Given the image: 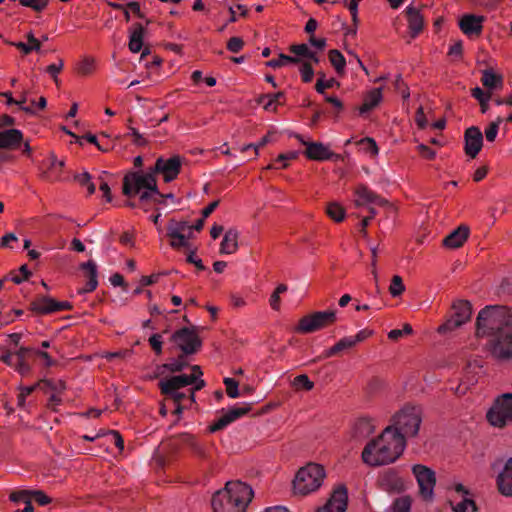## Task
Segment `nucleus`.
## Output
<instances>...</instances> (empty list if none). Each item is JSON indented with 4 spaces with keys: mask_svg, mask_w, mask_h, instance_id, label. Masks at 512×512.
Here are the masks:
<instances>
[{
    "mask_svg": "<svg viewBox=\"0 0 512 512\" xmlns=\"http://www.w3.org/2000/svg\"><path fill=\"white\" fill-rule=\"evenodd\" d=\"M406 439L392 427H386L379 436L364 447L361 457L371 467L394 463L403 454Z\"/></svg>",
    "mask_w": 512,
    "mask_h": 512,
    "instance_id": "1",
    "label": "nucleus"
},
{
    "mask_svg": "<svg viewBox=\"0 0 512 512\" xmlns=\"http://www.w3.org/2000/svg\"><path fill=\"white\" fill-rule=\"evenodd\" d=\"M254 497L252 488L239 480L228 481L215 492L211 505L214 512H245Z\"/></svg>",
    "mask_w": 512,
    "mask_h": 512,
    "instance_id": "2",
    "label": "nucleus"
},
{
    "mask_svg": "<svg viewBox=\"0 0 512 512\" xmlns=\"http://www.w3.org/2000/svg\"><path fill=\"white\" fill-rule=\"evenodd\" d=\"M511 323L512 315L507 307L486 306L476 318L475 335L477 338L491 337Z\"/></svg>",
    "mask_w": 512,
    "mask_h": 512,
    "instance_id": "3",
    "label": "nucleus"
},
{
    "mask_svg": "<svg viewBox=\"0 0 512 512\" xmlns=\"http://www.w3.org/2000/svg\"><path fill=\"white\" fill-rule=\"evenodd\" d=\"M326 476L325 469L317 463H308L300 468L293 480L295 494L308 495L318 490Z\"/></svg>",
    "mask_w": 512,
    "mask_h": 512,
    "instance_id": "4",
    "label": "nucleus"
},
{
    "mask_svg": "<svg viewBox=\"0 0 512 512\" xmlns=\"http://www.w3.org/2000/svg\"><path fill=\"white\" fill-rule=\"evenodd\" d=\"M423 411L420 406L405 405L392 417V425L398 433L406 437H415L419 432Z\"/></svg>",
    "mask_w": 512,
    "mask_h": 512,
    "instance_id": "5",
    "label": "nucleus"
},
{
    "mask_svg": "<svg viewBox=\"0 0 512 512\" xmlns=\"http://www.w3.org/2000/svg\"><path fill=\"white\" fill-rule=\"evenodd\" d=\"M154 167L150 168L145 174L142 172L130 171L123 177L122 193L131 197L140 194L142 191H152L158 193L157 179Z\"/></svg>",
    "mask_w": 512,
    "mask_h": 512,
    "instance_id": "6",
    "label": "nucleus"
},
{
    "mask_svg": "<svg viewBox=\"0 0 512 512\" xmlns=\"http://www.w3.org/2000/svg\"><path fill=\"white\" fill-rule=\"evenodd\" d=\"M337 320L336 311H316L301 317L294 328L299 334H309L333 325Z\"/></svg>",
    "mask_w": 512,
    "mask_h": 512,
    "instance_id": "7",
    "label": "nucleus"
},
{
    "mask_svg": "<svg viewBox=\"0 0 512 512\" xmlns=\"http://www.w3.org/2000/svg\"><path fill=\"white\" fill-rule=\"evenodd\" d=\"M199 327H182L176 330L170 337L182 353L187 355L196 354L202 348L203 341L199 336Z\"/></svg>",
    "mask_w": 512,
    "mask_h": 512,
    "instance_id": "8",
    "label": "nucleus"
},
{
    "mask_svg": "<svg viewBox=\"0 0 512 512\" xmlns=\"http://www.w3.org/2000/svg\"><path fill=\"white\" fill-rule=\"evenodd\" d=\"M488 422L498 428L505 427L512 422V394L499 396L486 414Z\"/></svg>",
    "mask_w": 512,
    "mask_h": 512,
    "instance_id": "9",
    "label": "nucleus"
},
{
    "mask_svg": "<svg viewBox=\"0 0 512 512\" xmlns=\"http://www.w3.org/2000/svg\"><path fill=\"white\" fill-rule=\"evenodd\" d=\"M489 351L500 361L512 359V323L490 337Z\"/></svg>",
    "mask_w": 512,
    "mask_h": 512,
    "instance_id": "10",
    "label": "nucleus"
},
{
    "mask_svg": "<svg viewBox=\"0 0 512 512\" xmlns=\"http://www.w3.org/2000/svg\"><path fill=\"white\" fill-rule=\"evenodd\" d=\"M73 305L69 301H58L50 296H37L29 304L28 310L35 315H48L59 311H70Z\"/></svg>",
    "mask_w": 512,
    "mask_h": 512,
    "instance_id": "11",
    "label": "nucleus"
},
{
    "mask_svg": "<svg viewBox=\"0 0 512 512\" xmlns=\"http://www.w3.org/2000/svg\"><path fill=\"white\" fill-rule=\"evenodd\" d=\"M412 472L417 479L421 497L425 501L432 500L434 487L436 485L435 472L431 468L422 464L413 465Z\"/></svg>",
    "mask_w": 512,
    "mask_h": 512,
    "instance_id": "12",
    "label": "nucleus"
},
{
    "mask_svg": "<svg viewBox=\"0 0 512 512\" xmlns=\"http://www.w3.org/2000/svg\"><path fill=\"white\" fill-rule=\"evenodd\" d=\"M376 486L389 494H399L405 490L404 480L395 468L381 471L377 476Z\"/></svg>",
    "mask_w": 512,
    "mask_h": 512,
    "instance_id": "13",
    "label": "nucleus"
},
{
    "mask_svg": "<svg viewBox=\"0 0 512 512\" xmlns=\"http://www.w3.org/2000/svg\"><path fill=\"white\" fill-rule=\"evenodd\" d=\"M18 356L19 363L17 369L18 373L22 376H26L31 372L30 360L36 356L45 360L46 367H51L56 363L46 351L37 350L32 347H20L18 349Z\"/></svg>",
    "mask_w": 512,
    "mask_h": 512,
    "instance_id": "14",
    "label": "nucleus"
},
{
    "mask_svg": "<svg viewBox=\"0 0 512 512\" xmlns=\"http://www.w3.org/2000/svg\"><path fill=\"white\" fill-rule=\"evenodd\" d=\"M183 158L180 155H173L168 159L159 157L154 165V172H159L163 175L165 183L174 181L181 172Z\"/></svg>",
    "mask_w": 512,
    "mask_h": 512,
    "instance_id": "15",
    "label": "nucleus"
},
{
    "mask_svg": "<svg viewBox=\"0 0 512 512\" xmlns=\"http://www.w3.org/2000/svg\"><path fill=\"white\" fill-rule=\"evenodd\" d=\"M347 505L348 490L344 484H340L333 490L326 504L317 512H345Z\"/></svg>",
    "mask_w": 512,
    "mask_h": 512,
    "instance_id": "16",
    "label": "nucleus"
},
{
    "mask_svg": "<svg viewBox=\"0 0 512 512\" xmlns=\"http://www.w3.org/2000/svg\"><path fill=\"white\" fill-rule=\"evenodd\" d=\"M483 147V134L479 127H468L464 132V151L465 154L474 159L477 157Z\"/></svg>",
    "mask_w": 512,
    "mask_h": 512,
    "instance_id": "17",
    "label": "nucleus"
},
{
    "mask_svg": "<svg viewBox=\"0 0 512 512\" xmlns=\"http://www.w3.org/2000/svg\"><path fill=\"white\" fill-rule=\"evenodd\" d=\"M303 154L307 159L313 161H339L342 159L340 154L334 153L329 149V146L322 142L307 143V148L304 150Z\"/></svg>",
    "mask_w": 512,
    "mask_h": 512,
    "instance_id": "18",
    "label": "nucleus"
},
{
    "mask_svg": "<svg viewBox=\"0 0 512 512\" xmlns=\"http://www.w3.org/2000/svg\"><path fill=\"white\" fill-rule=\"evenodd\" d=\"M171 441L174 445L182 444L187 446L197 457L205 459L207 457L205 447L198 441L197 437L191 433H180L172 436Z\"/></svg>",
    "mask_w": 512,
    "mask_h": 512,
    "instance_id": "19",
    "label": "nucleus"
},
{
    "mask_svg": "<svg viewBox=\"0 0 512 512\" xmlns=\"http://www.w3.org/2000/svg\"><path fill=\"white\" fill-rule=\"evenodd\" d=\"M197 379L196 374L191 375H177L172 376L168 379L161 380L159 382V388L161 393H171L174 390H179L180 388L186 387L188 385H192Z\"/></svg>",
    "mask_w": 512,
    "mask_h": 512,
    "instance_id": "20",
    "label": "nucleus"
},
{
    "mask_svg": "<svg viewBox=\"0 0 512 512\" xmlns=\"http://www.w3.org/2000/svg\"><path fill=\"white\" fill-rule=\"evenodd\" d=\"M189 228L188 222L186 221H176L175 219H171L169 221L168 227H167V236L171 239H180L181 242H176L175 240H171L170 245L174 249H179L181 247H187L189 246L185 235L182 234V232Z\"/></svg>",
    "mask_w": 512,
    "mask_h": 512,
    "instance_id": "21",
    "label": "nucleus"
},
{
    "mask_svg": "<svg viewBox=\"0 0 512 512\" xmlns=\"http://www.w3.org/2000/svg\"><path fill=\"white\" fill-rule=\"evenodd\" d=\"M496 485L500 494L512 497V456L507 459L503 470L498 474Z\"/></svg>",
    "mask_w": 512,
    "mask_h": 512,
    "instance_id": "22",
    "label": "nucleus"
},
{
    "mask_svg": "<svg viewBox=\"0 0 512 512\" xmlns=\"http://www.w3.org/2000/svg\"><path fill=\"white\" fill-rule=\"evenodd\" d=\"M469 234V227L462 224L443 239L442 245L449 249H458L467 241Z\"/></svg>",
    "mask_w": 512,
    "mask_h": 512,
    "instance_id": "23",
    "label": "nucleus"
},
{
    "mask_svg": "<svg viewBox=\"0 0 512 512\" xmlns=\"http://www.w3.org/2000/svg\"><path fill=\"white\" fill-rule=\"evenodd\" d=\"M484 17L483 16H476L473 14H465L462 16V18L459 21V27L461 31L468 35H480L483 29V23Z\"/></svg>",
    "mask_w": 512,
    "mask_h": 512,
    "instance_id": "24",
    "label": "nucleus"
},
{
    "mask_svg": "<svg viewBox=\"0 0 512 512\" xmlns=\"http://www.w3.org/2000/svg\"><path fill=\"white\" fill-rule=\"evenodd\" d=\"M408 21V29L411 38L417 37L424 28V17L420 13V9L408 6L405 10Z\"/></svg>",
    "mask_w": 512,
    "mask_h": 512,
    "instance_id": "25",
    "label": "nucleus"
},
{
    "mask_svg": "<svg viewBox=\"0 0 512 512\" xmlns=\"http://www.w3.org/2000/svg\"><path fill=\"white\" fill-rule=\"evenodd\" d=\"M23 133L18 129L0 131V149L15 150L21 146Z\"/></svg>",
    "mask_w": 512,
    "mask_h": 512,
    "instance_id": "26",
    "label": "nucleus"
},
{
    "mask_svg": "<svg viewBox=\"0 0 512 512\" xmlns=\"http://www.w3.org/2000/svg\"><path fill=\"white\" fill-rule=\"evenodd\" d=\"M452 317L454 320L460 321L463 325L471 319L472 316V305L468 300H456L451 306Z\"/></svg>",
    "mask_w": 512,
    "mask_h": 512,
    "instance_id": "27",
    "label": "nucleus"
},
{
    "mask_svg": "<svg viewBox=\"0 0 512 512\" xmlns=\"http://www.w3.org/2000/svg\"><path fill=\"white\" fill-rule=\"evenodd\" d=\"M382 99L383 95L381 87L371 89L370 91L364 94L363 103L358 108L359 113L363 115L373 110L382 102Z\"/></svg>",
    "mask_w": 512,
    "mask_h": 512,
    "instance_id": "28",
    "label": "nucleus"
},
{
    "mask_svg": "<svg viewBox=\"0 0 512 512\" xmlns=\"http://www.w3.org/2000/svg\"><path fill=\"white\" fill-rule=\"evenodd\" d=\"M356 346L355 341H353L352 336L344 337L340 339L336 344H334L329 349L325 350L321 356H318L313 360V362L320 361L322 359L330 358L333 356L340 355L341 352L345 350L352 349Z\"/></svg>",
    "mask_w": 512,
    "mask_h": 512,
    "instance_id": "29",
    "label": "nucleus"
},
{
    "mask_svg": "<svg viewBox=\"0 0 512 512\" xmlns=\"http://www.w3.org/2000/svg\"><path fill=\"white\" fill-rule=\"evenodd\" d=\"M81 270L87 271L88 281L86 286L78 291L79 294L93 292L98 285L97 280V266L93 260H88L80 265Z\"/></svg>",
    "mask_w": 512,
    "mask_h": 512,
    "instance_id": "30",
    "label": "nucleus"
},
{
    "mask_svg": "<svg viewBox=\"0 0 512 512\" xmlns=\"http://www.w3.org/2000/svg\"><path fill=\"white\" fill-rule=\"evenodd\" d=\"M238 238L239 233L236 229L230 228L228 229L220 244V253L221 254H234L238 250Z\"/></svg>",
    "mask_w": 512,
    "mask_h": 512,
    "instance_id": "31",
    "label": "nucleus"
},
{
    "mask_svg": "<svg viewBox=\"0 0 512 512\" xmlns=\"http://www.w3.org/2000/svg\"><path fill=\"white\" fill-rule=\"evenodd\" d=\"M50 164L46 171L42 173V178L48 181L57 180L60 177L64 167V161L58 160L57 157L51 153L49 156Z\"/></svg>",
    "mask_w": 512,
    "mask_h": 512,
    "instance_id": "32",
    "label": "nucleus"
},
{
    "mask_svg": "<svg viewBox=\"0 0 512 512\" xmlns=\"http://www.w3.org/2000/svg\"><path fill=\"white\" fill-rule=\"evenodd\" d=\"M144 33L145 29L141 23H135L133 25V30L128 43V47L131 52L137 53L142 49Z\"/></svg>",
    "mask_w": 512,
    "mask_h": 512,
    "instance_id": "33",
    "label": "nucleus"
},
{
    "mask_svg": "<svg viewBox=\"0 0 512 512\" xmlns=\"http://www.w3.org/2000/svg\"><path fill=\"white\" fill-rule=\"evenodd\" d=\"M375 431L373 419L370 417H360L354 424V434L357 437L366 438Z\"/></svg>",
    "mask_w": 512,
    "mask_h": 512,
    "instance_id": "34",
    "label": "nucleus"
},
{
    "mask_svg": "<svg viewBox=\"0 0 512 512\" xmlns=\"http://www.w3.org/2000/svg\"><path fill=\"white\" fill-rule=\"evenodd\" d=\"M154 203L157 205L163 204V193L158 190L157 194L152 193V191H142L139 194V208L143 209L145 212L149 211L150 205Z\"/></svg>",
    "mask_w": 512,
    "mask_h": 512,
    "instance_id": "35",
    "label": "nucleus"
},
{
    "mask_svg": "<svg viewBox=\"0 0 512 512\" xmlns=\"http://www.w3.org/2000/svg\"><path fill=\"white\" fill-rule=\"evenodd\" d=\"M356 199L354 200V204L356 207L364 206L367 203H373L376 193L370 190L366 185L359 184L355 188Z\"/></svg>",
    "mask_w": 512,
    "mask_h": 512,
    "instance_id": "36",
    "label": "nucleus"
},
{
    "mask_svg": "<svg viewBox=\"0 0 512 512\" xmlns=\"http://www.w3.org/2000/svg\"><path fill=\"white\" fill-rule=\"evenodd\" d=\"M328 59L336 73L341 77L344 76L346 60L343 54L338 49H331L328 51Z\"/></svg>",
    "mask_w": 512,
    "mask_h": 512,
    "instance_id": "37",
    "label": "nucleus"
},
{
    "mask_svg": "<svg viewBox=\"0 0 512 512\" xmlns=\"http://www.w3.org/2000/svg\"><path fill=\"white\" fill-rule=\"evenodd\" d=\"M483 86L492 90L501 88L503 85V77L499 74L494 73L492 69H486L483 71L481 78Z\"/></svg>",
    "mask_w": 512,
    "mask_h": 512,
    "instance_id": "38",
    "label": "nucleus"
},
{
    "mask_svg": "<svg viewBox=\"0 0 512 512\" xmlns=\"http://www.w3.org/2000/svg\"><path fill=\"white\" fill-rule=\"evenodd\" d=\"M95 69V59L93 57L86 56L76 64L75 72L81 77H86L92 75Z\"/></svg>",
    "mask_w": 512,
    "mask_h": 512,
    "instance_id": "39",
    "label": "nucleus"
},
{
    "mask_svg": "<svg viewBox=\"0 0 512 512\" xmlns=\"http://www.w3.org/2000/svg\"><path fill=\"white\" fill-rule=\"evenodd\" d=\"M301 59L299 57L289 56L284 53H280L277 59H271L265 63L270 68H280L286 64H299Z\"/></svg>",
    "mask_w": 512,
    "mask_h": 512,
    "instance_id": "40",
    "label": "nucleus"
},
{
    "mask_svg": "<svg viewBox=\"0 0 512 512\" xmlns=\"http://www.w3.org/2000/svg\"><path fill=\"white\" fill-rule=\"evenodd\" d=\"M326 214L335 222L339 223L345 219V208L337 202H330L326 207Z\"/></svg>",
    "mask_w": 512,
    "mask_h": 512,
    "instance_id": "41",
    "label": "nucleus"
},
{
    "mask_svg": "<svg viewBox=\"0 0 512 512\" xmlns=\"http://www.w3.org/2000/svg\"><path fill=\"white\" fill-rule=\"evenodd\" d=\"M288 290V286L286 284H279L275 288V290L272 292L270 299H269V305L274 311H280L281 309V298L280 294L285 293Z\"/></svg>",
    "mask_w": 512,
    "mask_h": 512,
    "instance_id": "42",
    "label": "nucleus"
},
{
    "mask_svg": "<svg viewBox=\"0 0 512 512\" xmlns=\"http://www.w3.org/2000/svg\"><path fill=\"white\" fill-rule=\"evenodd\" d=\"M187 356H188L187 354L181 353L171 363L164 364L163 368H165L166 370H168L171 373L181 372L185 367L188 366V362L186 361Z\"/></svg>",
    "mask_w": 512,
    "mask_h": 512,
    "instance_id": "43",
    "label": "nucleus"
},
{
    "mask_svg": "<svg viewBox=\"0 0 512 512\" xmlns=\"http://www.w3.org/2000/svg\"><path fill=\"white\" fill-rule=\"evenodd\" d=\"M0 351L2 352L0 356V361L5 363L6 365L13 367L15 371L18 372L17 365L19 363L18 350L16 352H11L5 348L0 347Z\"/></svg>",
    "mask_w": 512,
    "mask_h": 512,
    "instance_id": "44",
    "label": "nucleus"
},
{
    "mask_svg": "<svg viewBox=\"0 0 512 512\" xmlns=\"http://www.w3.org/2000/svg\"><path fill=\"white\" fill-rule=\"evenodd\" d=\"M37 385H41L42 389L48 388L59 393L66 389V383L61 379L57 381H53L51 379H41L37 382Z\"/></svg>",
    "mask_w": 512,
    "mask_h": 512,
    "instance_id": "45",
    "label": "nucleus"
},
{
    "mask_svg": "<svg viewBox=\"0 0 512 512\" xmlns=\"http://www.w3.org/2000/svg\"><path fill=\"white\" fill-rule=\"evenodd\" d=\"M64 61L62 58H58L57 61L53 64L48 65L45 68V72L48 73L52 79L54 80L57 87L60 85V81L58 79V74L63 70Z\"/></svg>",
    "mask_w": 512,
    "mask_h": 512,
    "instance_id": "46",
    "label": "nucleus"
},
{
    "mask_svg": "<svg viewBox=\"0 0 512 512\" xmlns=\"http://www.w3.org/2000/svg\"><path fill=\"white\" fill-rule=\"evenodd\" d=\"M292 385L296 390L311 391L314 388V383L309 379L306 374L298 375L294 378Z\"/></svg>",
    "mask_w": 512,
    "mask_h": 512,
    "instance_id": "47",
    "label": "nucleus"
},
{
    "mask_svg": "<svg viewBox=\"0 0 512 512\" xmlns=\"http://www.w3.org/2000/svg\"><path fill=\"white\" fill-rule=\"evenodd\" d=\"M74 179L79 183V185L85 186L87 188L88 195L95 193L96 187L95 184L91 181V175L88 172L77 174L74 176Z\"/></svg>",
    "mask_w": 512,
    "mask_h": 512,
    "instance_id": "48",
    "label": "nucleus"
},
{
    "mask_svg": "<svg viewBox=\"0 0 512 512\" xmlns=\"http://www.w3.org/2000/svg\"><path fill=\"white\" fill-rule=\"evenodd\" d=\"M503 122V118L498 116L496 120L492 121L485 129V137L488 142H494L499 130L500 124Z\"/></svg>",
    "mask_w": 512,
    "mask_h": 512,
    "instance_id": "49",
    "label": "nucleus"
},
{
    "mask_svg": "<svg viewBox=\"0 0 512 512\" xmlns=\"http://www.w3.org/2000/svg\"><path fill=\"white\" fill-rule=\"evenodd\" d=\"M299 67V71L301 74V79L304 83H310L314 77V69L312 64L308 61H301Z\"/></svg>",
    "mask_w": 512,
    "mask_h": 512,
    "instance_id": "50",
    "label": "nucleus"
},
{
    "mask_svg": "<svg viewBox=\"0 0 512 512\" xmlns=\"http://www.w3.org/2000/svg\"><path fill=\"white\" fill-rule=\"evenodd\" d=\"M405 291V285L399 275H394L391 279L389 292L393 297L400 296Z\"/></svg>",
    "mask_w": 512,
    "mask_h": 512,
    "instance_id": "51",
    "label": "nucleus"
},
{
    "mask_svg": "<svg viewBox=\"0 0 512 512\" xmlns=\"http://www.w3.org/2000/svg\"><path fill=\"white\" fill-rule=\"evenodd\" d=\"M461 326L460 321L454 320L449 316L446 321L437 328V332L441 335H446Z\"/></svg>",
    "mask_w": 512,
    "mask_h": 512,
    "instance_id": "52",
    "label": "nucleus"
},
{
    "mask_svg": "<svg viewBox=\"0 0 512 512\" xmlns=\"http://www.w3.org/2000/svg\"><path fill=\"white\" fill-rule=\"evenodd\" d=\"M224 385L226 387V393L230 398H237L240 396L239 383L234 378H224Z\"/></svg>",
    "mask_w": 512,
    "mask_h": 512,
    "instance_id": "53",
    "label": "nucleus"
},
{
    "mask_svg": "<svg viewBox=\"0 0 512 512\" xmlns=\"http://www.w3.org/2000/svg\"><path fill=\"white\" fill-rule=\"evenodd\" d=\"M251 410H252V404H246L243 407L231 408L226 414L232 423L236 419L248 414Z\"/></svg>",
    "mask_w": 512,
    "mask_h": 512,
    "instance_id": "54",
    "label": "nucleus"
},
{
    "mask_svg": "<svg viewBox=\"0 0 512 512\" xmlns=\"http://www.w3.org/2000/svg\"><path fill=\"white\" fill-rule=\"evenodd\" d=\"M411 500L408 496L397 498L392 504V512H409Z\"/></svg>",
    "mask_w": 512,
    "mask_h": 512,
    "instance_id": "55",
    "label": "nucleus"
},
{
    "mask_svg": "<svg viewBox=\"0 0 512 512\" xmlns=\"http://www.w3.org/2000/svg\"><path fill=\"white\" fill-rule=\"evenodd\" d=\"M128 135L132 137V143L138 147L147 146L149 143L148 140L133 126H129Z\"/></svg>",
    "mask_w": 512,
    "mask_h": 512,
    "instance_id": "56",
    "label": "nucleus"
},
{
    "mask_svg": "<svg viewBox=\"0 0 512 512\" xmlns=\"http://www.w3.org/2000/svg\"><path fill=\"white\" fill-rule=\"evenodd\" d=\"M49 3V0H20V4L24 7H30L36 12L44 10Z\"/></svg>",
    "mask_w": 512,
    "mask_h": 512,
    "instance_id": "57",
    "label": "nucleus"
},
{
    "mask_svg": "<svg viewBox=\"0 0 512 512\" xmlns=\"http://www.w3.org/2000/svg\"><path fill=\"white\" fill-rule=\"evenodd\" d=\"M395 90L399 91L402 95L403 100H407L410 97V90L408 85L403 81L401 74L396 76L394 81Z\"/></svg>",
    "mask_w": 512,
    "mask_h": 512,
    "instance_id": "58",
    "label": "nucleus"
},
{
    "mask_svg": "<svg viewBox=\"0 0 512 512\" xmlns=\"http://www.w3.org/2000/svg\"><path fill=\"white\" fill-rule=\"evenodd\" d=\"M31 498L41 506L48 505L52 502V498L42 490H31Z\"/></svg>",
    "mask_w": 512,
    "mask_h": 512,
    "instance_id": "59",
    "label": "nucleus"
},
{
    "mask_svg": "<svg viewBox=\"0 0 512 512\" xmlns=\"http://www.w3.org/2000/svg\"><path fill=\"white\" fill-rule=\"evenodd\" d=\"M148 342L156 355L162 354L163 341H162L161 334L155 333V334L151 335L148 339Z\"/></svg>",
    "mask_w": 512,
    "mask_h": 512,
    "instance_id": "60",
    "label": "nucleus"
},
{
    "mask_svg": "<svg viewBox=\"0 0 512 512\" xmlns=\"http://www.w3.org/2000/svg\"><path fill=\"white\" fill-rule=\"evenodd\" d=\"M335 85L336 86L340 85V83L335 78H330L328 80L324 79V81L317 80V82L315 84V90L318 93L323 94L326 89L332 88Z\"/></svg>",
    "mask_w": 512,
    "mask_h": 512,
    "instance_id": "61",
    "label": "nucleus"
},
{
    "mask_svg": "<svg viewBox=\"0 0 512 512\" xmlns=\"http://www.w3.org/2000/svg\"><path fill=\"white\" fill-rule=\"evenodd\" d=\"M231 423L230 419L228 418L227 414H224L223 416H221L216 422L212 423L209 427H208V431L210 433H214V432H217V431H220L222 430L223 428H225L227 425H229Z\"/></svg>",
    "mask_w": 512,
    "mask_h": 512,
    "instance_id": "62",
    "label": "nucleus"
},
{
    "mask_svg": "<svg viewBox=\"0 0 512 512\" xmlns=\"http://www.w3.org/2000/svg\"><path fill=\"white\" fill-rule=\"evenodd\" d=\"M231 423L230 419L228 418L227 414H224L223 416H221L216 422L212 423L209 427H208V431L210 433H214V432H217V431H220L222 430L223 428H225L227 425H229Z\"/></svg>",
    "mask_w": 512,
    "mask_h": 512,
    "instance_id": "63",
    "label": "nucleus"
},
{
    "mask_svg": "<svg viewBox=\"0 0 512 512\" xmlns=\"http://www.w3.org/2000/svg\"><path fill=\"white\" fill-rule=\"evenodd\" d=\"M289 51L296 56L307 58L308 54L311 52L309 47L304 44H292L289 46Z\"/></svg>",
    "mask_w": 512,
    "mask_h": 512,
    "instance_id": "64",
    "label": "nucleus"
}]
</instances>
